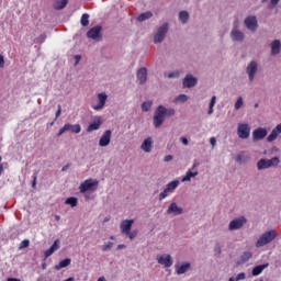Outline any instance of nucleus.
<instances>
[{"label": "nucleus", "mask_w": 281, "mask_h": 281, "mask_svg": "<svg viewBox=\"0 0 281 281\" xmlns=\"http://www.w3.org/2000/svg\"><path fill=\"white\" fill-rule=\"evenodd\" d=\"M177 188H179L178 180H173V181L169 182L166 186V188L164 189V191L159 194V201H164V199H166V196H168V193L173 192L175 190H177Z\"/></svg>", "instance_id": "obj_6"}, {"label": "nucleus", "mask_w": 281, "mask_h": 281, "mask_svg": "<svg viewBox=\"0 0 281 281\" xmlns=\"http://www.w3.org/2000/svg\"><path fill=\"white\" fill-rule=\"evenodd\" d=\"M3 173V165L0 164V176Z\"/></svg>", "instance_id": "obj_62"}, {"label": "nucleus", "mask_w": 281, "mask_h": 281, "mask_svg": "<svg viewBox=\"0 0 281 281\" xmlns=\"http://www.w3.org/2000/svg\"><path fill=\"white\" fill-rule=\"evenodd\" d=\"M97 281H106V278L100 277Z\"/></svg>", "instance_id": "obj_63"}, {"label": "nucleus", "mask_w": 281, "mask_h": 281, "mask_svg": "<svg viewBox=\"0 0 281 281\" xmlns=\"http://www.w3.org/2000/svg\"><path fill=\"white\" fill-rule=\"evenodd\" d=\"M246 71L250 82H254V78H256V74H258V61H250L246 68Z\"/></svg>", "instance_id": "obj_10"}, {"label": "nucleus", "mask_w": 281, "mask_h": 281, "mask_svg": "<svg viewBox=\"0 0 281 281\" xmlns=\"http://www.w3.org/2000/svg\"><path fill=\"white\" fill-rule=\"evenodd\" d=\"M137 80L139 81V85L146 83V80H148V70L146 68H140L137 71Z\"/></svg>", "instance_id": "obj_20"}, {"label": "nucleus", "mask_w": 281, "mask_h": 281, "mask_svg": "<svg viewBox=\"0 0 281 281\" xmlns=\"http://www.w3.org/2000/svg\"><path fill=\"white\" fill-rule=\"evenodd\" d=\"M61 113H63V106L58 105V109L55 113V120H58V117H60Z\"/></svg>", "instance_id": "obj_46"}, {"label": "nucleus", "mask_w": 281, "mask_h": 281, "mask_svg": "<svg viewBox=\"0 0 281 281\" xmlns=\"http://www.w3.org/2000/svg\"><path fill=\"white\" fill-rule=\"evenodd\" d=\"M98 183H99L98 180L87 179L86 181H83L80 184L79 190L82 194H83V192H89V191H92V190H97Z\"/></svg>", "instance_id": "obj_5"}, {"label": "nucleus", "mask_w": 281, "mask_h": 281, "mask_svg": "<svg viewBox=\"0 0 281 281\" xmlns=\"http://www.w3.org/2000/svg\"><path fill=\"white\" fill-rule=\"evenodd\" d=\"M113 247V241H109L108 244L103 245L102 251H109Z\"/></svg>", "instance_id": "obj_44"}, {"label": "nucleus", "mask_w": 281, "mask_h": 281, "mask_svg": "<svg viewBox=\"0 0 281 281\" xmlns=\"http://www.w3.org/2000/svg\"><path fill=\"white\" fill-rule=\"evenodd\" d=\"M65 204L76 207L78 205V198H74V196L67 198L65 201Z\"/></svg>", "instance_id": "obj_33"}, {"label": "nucleus", "mask_w": 281, "mask_h": 281, "mask_svg": "<svg viewBox=\"0 0 281 281\" xmlns=\"http://www.w3.org/2000/svg\"><path fill=\"white\" fill-rule=\"evenodd\" d=\"M116 249H117V251H120L121 249H126V245L120 244V245H117Z\"/></svg>", "instance_id": "obj_55"}, {"label": "nucleus", "mask_w": 281, "mask_h": 281, "mask_svg": "<svg viewBox=\"0 0 281 281\" xmlns=\"http://www.w3.org/2000/svg\"><path fill=\"white\" fill-rule=\"evenodd\" d=\"M137 229H134V231H128V233L125 234V236H128L130 240H133L135 238H137Z\"/></svg>", "instance_id": "obj_40"}, {"label": "nucleus", "mask_w": 281, "mask_h": 281, "mask_svg": "<svg viewBox=\"0 0 281 281\" xmlns=\"http://www.w3.org/2000/svg\"><path fill=\"white\" fill-rule=\"evenodd\" d=\"M36 179H38V173L33 175L32 188L36 189Z\"/></svg>", "instance_id": "obj_48"}, {"label": "nucleus", "mask_w": 281, "mask_h": 281, "mask_svg": "<svg viewBox=\"0 0 281 281\" xmlns=\"http://www.w3.org/2000/svg\"><path fill=\"white\" fill-rule=\"evenodd\" d=\"M153 106V101H145L142 104V111L148 112Z\"/></svg>", "instance_id": "obj_38"}, {"label": "nucleus", "mask_w": 281, "mask_h": 281, "mask_svg": "<svg viewBox=\"0 0 281 281\" xmlns=\"http://www.w3.org/2000/svg\"><path fill=\"white\" fill-rule=\"evenodd\" d=\"M271 55L272 56H278V54H280L281 52V43L279 40H274L271 45Z\"/></svg>", "instance_id": "obj_23"}, {"label": "nucleus", "mask_w": 281, "mask_h": 281, "mask_svg": "<svg viewBox=\"0 0 281 281\" xmlns=\"http://www.w3.org/2000/svg\"><path fill=\"white\" fill-rule=\"evenodd\" d=\"M69 265H71V259L66 258V259L59 261V263L55 266V270L60 271V269H65V268L69 267Z\"/></svg>", "instance_id": "obj_26"}, {"label": "nucleus", "mask_w": 281, "mask_h": 281, "mask_svg": "<svg viewBox=\"0 0 281 281\" xmlns=\"http://www.w3.org/2000/svg\"><path fill=\"white\" fill-rule=\"evenodd\" d=\"M64 281H76V279H74V277H70V278H68V279H66Z\"/></svg>", "instance_id": "obj_64"}, {"label": "nucleus", "mask_w": 281, "mask_h": 281, "mask_svg": "<svg viewBox=\"0 0 281 281\" xmlns=\"http://www.w3.org/2000/svg\"><path fill=\"white\" fill-rule=\"evenodd\" d=\"M67 3H69V0H55L53 8L54 10H65V8H67Z\"/></svg>", "instance_id": "obj_25"}, {"label": "nucleus", "mask_w": 281, "mask_h": 281, "mask_svg": "<svg viewBox=\"0 0 281 281\" xmlns=\"http://www.w3.org/2000/svg\"><path fill=\"white\" fill-rule=\"evenodd\" d=\"M134 223L135 220H123L120 224L121 234H123V236L128 234V232H131V229L133 228Z\"/></svg>", "instance_id": "obj_14"}, {"label": "nucleus", "mask_w": 281, "mask_h": 281, "mask_svg": "<svg viewBox=\"0 0 281 281\" xmlns=\"http://www.w3.org/2000/svg\"><path fill=\"white\" fill-rule=\"evenodd\" d=\"M69 166H70V165H65V166L61 168V171L65 172L66 170H69Z\"/></svg>", "instance_id": "obj_57"}, {"label": "nucleus", "mask_w": 281, "mask_h": 281, "mask_svg": "<svg viewBox=\"0 0 281 281\" xmlns=\"http://www.w3.org/2000/svg\"><path fill=\"white\" fill-rule=\"evenodd\" d=\"M273 130L280 135V133H281V123L278 124V125L276 126V128H273Z\"/></svg>", "instance_id": "obj_54"}, {"label": "nucleus", "mask_w": 281, "mask_h": 281, "mask_svg": "<svg viewBox=\"0 0 281 281\" xmlns=\"http://www.w3.org/2000/svg\"><path fill=\"white\" fill-rule=\"evenodd\" d=\"M166 34H168V23L162 24L157 33L154 36V43H161L164 38H166Z\"/></svg>", "instance_id": "obj_8"}, {"label": "nucleus", "mask_w": 281, "mask_h": 281, "mask_svg": "<svg viewBox=\"0 0 281 281\" xmlns=\"http://www.w3.org/2000/svg\"><path fill=\"white\" fill-rule=\"evenodd\" d=\"M156 260L158 265H161L165 269L170 268L173 263L172 256L170 255H157Z\"/></svg>", "instance_id": "obj_9"}, {"label": "nucleus", "mask_w": 281, "mask_h": 281, "mask_svg": "<svg viewBox=\"0 0 281 281\" xmlns=\"http://www.w3.org/2000/svg\"><path fill=\"white\" fill-rule=\"evenodd\" d=\"M245 25L250 32H256L258 30V20L256 16H248L245 19Z\"/></svg>", "instance_id": "obj_16"}, {"label": "nucleus", "mask_w": 281, "mask_h": 281, "mask_svg": "<svg viewBox=\"0 0 281 281\" xmlns=\"http://www.w3.org/2000/svg\"><path fill=\"white\" fill-rule=\"evenodd\" d=\"M102 116H95L93 122H91L87 127V133H93V131H100V126L103 124Z\"/></svg>", "instance_id": "obj_12"}, {"label": "nucleus", "mask_w": 281, "mask_h": 281, "mask_svg": "<svg viewBox=\"0 0 281 281\" xmlns=\"http://www.w3.org/2000/svg\"><path fill=\"white\" fill-rule=\"evenodd\" d=\"M181 142L184 146H188V138L181 137Z\"/></svg>", "instance_id": "obj_56"}, {"label": "nucleus", "mask_w": 281, "mask_h": 281, "mask_svg": "<svg viewBox=\"0 0 281 281\" xmlns=\"http://www.w3.org/2000/svg\"><path fill=\"white\" fill-rule=\"evenodd\" d=\"M280 3V0H270V4L268 5L269 9L276 8Z\"/></svg>", "instance_id": "obj_47"}, {"label": "nucleus", "mask_w": 281, "mask_h": 281, "mask_svg": "<svg viewBox=\"0 0 281 281\" xmlns=\"http://www.w3.org/2000/svg\"><path fill=\"white\" fill-rule=\"evenodd\" d=\"M278 135H280L278 132H276L274 130H272L271 134L268 136V142H276V139H278Z\"/></svg>", "instance_id": "obj_39"}, {"label": "nucleus", "mask_w": 281, "mask_h": 281, "mask_svg": "<svg viewBox=\"0 0 281 281\" xmlns=\"http://www.w3.org/2000/svg\"><path fill=\"white\" fill-rule=\"evenodd\" d=\"M173 102H188V97L186 94H179Z\"/></svg>", "instance_id": "obj_41"}, {"label": "nucleus", "mask_w": 281, "mask_h": 281, "mask_svg": "<svg viewBox=\"0 0 281 281\" xmlns=\"http://www.w3.org/2000/svg\"><path fill=\"white\" fill-rule=\"evenodd\" d=\"M82 131V127L80 126V124H65L59 132L57 133V137H60L63 134L65 133H75L76 135H78V133H80Z\"/></svg>", "instance_id": "obj_3"}, {"label": "nucleus", "mask_w": 281, "mask_h": 281, "mask_svg": "<svg viewBox=\"0 0 281 281\" xmlns=\"http://www.w3.org/2000/svg\"><path fill=\"white\" fill-rule=\"evenodd\" d=\"M215 104H216V95H213L209 105V115H212V113H214Z\"/></svg>", "instance_id": "obj_37"}, {"label": "nucleus", "mask_w": 281, "mask_h": 281, "mask_svg": "<svg viewBox=\"0 0 281 281\" xmlns=\"http://www.w3.org/2000/svg\"><path fill=\"white\" fill-rule=\"evenodd\" d=\"M251 258H254V254L251 251H244L240 256V262L241 263L249 262Z\"/></svg>", "instance_id": "obj_32"}, {"label": "nucleus", "mask_w": 281, "mask_h": 281, "mask_svg": "<svg viewBox=\"0 0 281 281\" xmlns=\"http://www.w3.org/2000/svg\"><path fill=\"white\" fill-rule=\"evenodd\" d=\"M245 278H246L245 272H240V273L237 274V277L235 278V281L245 280Z\"/></svg>", "instance_id": "obj_49"}, {"label": "nucleus", "mask_w": 281, "mask_h": 281, "mask_svg": "<svg viewBox=\"0 0 281 281\" xmlns=\"http://www.w3.org/2000/svg\"><path fill=\"white\" fill-rule=\"evenodd\" d=\"M80 23L83 27H87L89 25V13H83L81 15Z\"/></svg>", "instance_id": "obj_36"}, {"label": "nucleus", "mask_w": 281, "mask_h": 281, "mask_svg": "<svg viewBox=\"0 0 281 281\" xmlns=\"http://www.w3.org/2000/svg\"><path fill=\"white\" fill-rule=\"evenodd\" d=\"M269 167V161L268 159L261 158L258 162H257V169L258 170H267Z\"/></svg>", "instance_id": "obj_29"}, {"label": "nucleus", "mask_w": 281, "mask_h": 281, "mask_svg": "<svg viewBox=\"0 0 281 281\" xmlns=\"http://www.w3.org/2000/svg\"><path fill=\"white\" fill-rule=\"evenodd\" d=\"M179 19L181 23H188V20L190 19V14L188 13V11H181L179 13Z\"/></svg>", "instance_id": "obj_34"}, {"label": "nucleus", "mask_w": 281, "mask_h": 281, "mask_svg": "<svg viewBox=\"0 0 281 281\" xmlns=\"http://www.w3.org/2000/svg\"><path fill=\"white\" fill-rule=\"evenodd\" d=\"M111 135H113V132H111V130H106L102 134L101 138L99 139V146H101V148H104L111 144Z\"/></svg>", "instance_id": "obj_15"}, {"label": "nucleus", "mask_w": 281, "mask_h": 281, "mask_svg": "<svg viewBox=\"0 0 281 281\" xmlns=\"http://www.w3.org/2000/svg\"><path fill=\"white\" fill-rule=\"evenodd\" d=\"M87 36L88 38H92V41H102V26H93L88 31Z\"/></svg>", "instance_id": "obj_7"}, {"label": "nucleus", "mask_w": 281, "mask_h": 281, "mask_svg": "<svg viewBox=\"0 0 281 281\" xmlns=\"http://www.w3.org/2000/svg\"><path fill=\"white\" fill-rule=\"evenodd\" d=\"M267 267H269V263H263V265L256 266L252 269V276H255V277L260 276V273H262V270L267 269Z\"/></svg>", "instance_id": "obj_30"}, {"label": "nucleus", "mask_w": 281, "mask_h": 281, "mask_svg": "<svg viewBox=\"0 0 281 281\" xmlns=\"http://www.w3.org/2000/svg\"><path fill=\"white\" fill-rule=\"evenodd\" d=\"M278 237V234L274 229L268 231L263 233L259 239L256 243V247H265V245H269V243H273L276 238Z\"/></svg>", "instance_id": "obj_2"}, {"label": "nucleus", "mask_w": 281, "mask_h": 281, "mask_svg": "<svg viewBox=\"0 0 281 281\" xmlns=\"http://www.w3.org/2000/svg\"><path fill=\"white\" fill-rule=\"evenodd\" d=\"M215 251H217L218 254H221V246L217 245V246L215 247Z\"/></svg>", "instance_id": "obj_60"}, {"label": "nucleus", "mask_w": 281, "mask_h": 281, "mask_svg": "<svg viewBox=\"0 0 281 281\" xmlns=\"http://www.w3.org/2000/svg\"><path fill=\"white\" fill-rule=\"evenodd\" d=\"M58 249H60V239H56L49 249L44 251V257L46 259L49 258V256H52L55 251H58Z\"/></svg>", "instance_id": "obj_18"}, {"label": "nucleus", "mask_w": 281, "mask_h": 281, "mask_svg": "<svg viewBox=\"0 0 281 281\" xmlns=\"http://www.w3.org/2000/svg\"><path fill=\"white\" fill-rule=\"evenodd\" d=\"M27 247H30V239H24L20 243L19 249H25Z\"/></svg>", "instance_id": "obj_43"}, {"label": "nucleus", "mask_w": 281, "mask_h": 281, "mask_svg": "<svg viewBox=\"0 0 281 281\" xmlns=\"http://www.w3.org/2000/svg\"><path fill=\"white\" fill-rule=\"evenodd\" d=\"M148 19H153V12L150 11H146L144 13H140L137 18L136 21H138L139 23L144 22V21H148Z\"/></svg>", "instance_id": "obj_27"}, {"label": "nucleus", "mask_w": 281, "mask_h": 281, "mask_svg": "<svg viewBox=\"0 0 281 281\" xmlns=\"http://www.w3.org/2000/svg\"><path fill=\"white\" fill-rule=\"evenodd\" d=\"M176 111L172 108H166L164 105H159L154 113V126L155 128H159L164 122H166V117H172Z\"/></svg>", "instance_id": "obj_1"}, {"label": "nucleus", "mask_w": 281, "mask_h": 281, "mask_svg": "<svg viewBox=\"0 0 281 281\" xmlns=\"http://www.w3.org/2000/svg\"><path fill=\"white\" fill-rule=\"evenodd\" d=\"M231 37L234 40V41H238V42H243L245 41V34L236 29H234L232 32H231Z\"/></svg>", "instance_id": "obj_24"}, {"label": "nucleus", "mask_w": 281, "mask_h": 281, "mask_svg": "<svg viewBox=\"0 0 281 281\" xmlns=\"http://www.w3.org/2000/svg\"><path fill=\"white\" fill-rule=\"evenodd\" d=\"M251 127L247 123H239L237 127V135L239 139H249Z\"/></svg>", "instance_id": "obj_4"}, {"label": "nucleus", "mask_w": 281, "mask_h": 281, "mask_svg": "<svg viewBox=\"0 0 281 281\" xmlns=\"http://www.w3.org/2000/svg\"><path fill=\"white\" fill-rule=\"evenodd\" d=\"M199 171H192V169H189L186 173V176L182 178V182L191 181L193 177H198Z\"/></svg>", "instance_id": "obj_28"}, {"label": "nucleus", "mask_w": 281, "mask_h": 281, "mask_svg": "<svg viewBox=\"0 0 281 281\" xmlns=\"http://www.w3.org/2000/svg\"><path fill=\"white\" fill-rule=\"evenodd\" d=\"M98 104L92 105V109L94 111H102L104 109V105L106 104V100H109V95H106L104 92H100L98 95Z\"/></svg>", "instance_id": "obj_11"}, {"label": "nucleus", "mask_w": 281, "mask_h": 281, "mask_svg": "<svg viewBox=\"0 0 281 281\" xmlns=\"http://www.w3.org/2000/svg\"><path fill=\"white\" fill-rule=\"evenodd\" d=\"M244 102H243V97H238L236 103H235V111L240 110V108L243 106Z\"/></svg>", "instance_id": "obj_42"}, {"label": "nucleus", "mask_w": 281, "mask_h": 281, "mask_svg": "<svg viewBox=\"0 0 281 281\" xmlns=\"http://www.w3.org/2000/svg\"><path fill=\"white\" fill-rule=\"evenodd\" d=\"M168 78H179V72H178V71H176V72H170V74L168 75Z\"/></svg>", "instance_id": "obj_51"}, {"label": "nucleus", "mask_w": 281, "mask_h": 281, "mask_svg": "<svg viewBox=\"0 0 281 281\" xmlns=\"http://www.w3.org/2000/svg\"><path fill=\"white\" fill-rule=\"evenodd\" d=\"M5 67V59L3 58V55H0V69Z\"/></svg>", "instance_id": "obj_50"}, {"label": "nucleus", "mask_w": 281, "mask_h": 281, "mask_svg": "<svg viewBox=\"0 0 281 281\" xmlns=\"http://www.w3.org/2000/svg\"><path fill=\"white\" fill-rule=\"evenodd\" d=\"M144 153H150L153 150V137H147L140 145Z\"/></svg>", "instance_id": "obj_21"}, {"label": "nucleus", "mask_w": 281, "mask_h": 281, "mask_svg": "<svg viewBox=\"0 0 281 281\" xmlns=\"http://www.w3.org/2000/svg\"><path fill=\"white\" fill-rule=\"evenodd\" d=\"M109 221H111V217H110V216L105 217V218L103 220V223H109Z\"/></svg>", "instance_id": "obj_61"}, {"label": "nucleus", "mask_w": 281, "mask_h": 281, "mask_svg": "<svg viewBox=\"0 0 281 281\" xmlns=\"http://www.w3.org/2000/svg\"><path fill=\"white\" fill-rule=\"evenodd\" d=\"M164 161H166V162L172 161V155L165 156Z\"/></svg>", "instance_id": "obj_52"}, {"label": "nucleus", "mask_w": 281, "mask_h": 281, "mask_svg": "<svg viewBox=\"0 0 281 281\" xmlns=\"http://www.w3.org/2000/svg\"><path fill=\"white\" fill-rule=\"evenodd\" d=\"M245 223H247V218H245V216L233 220V221H231V223L228 225V229L231 232H234V229H240L243 227V225H245Z\"/></svg>", "instance_id": "obj_13"}, {"label": "nucleus", "mask_w": 281, "mask_h": 281, "mask_svg": "<svg viewBox=\"0 0 281 281\" xmlns=\"http://www.w3.org/2000/svg\"><path fill=\"white\" fill-rule=\"evenodd\" d=\"M188 269H190V263H183L182 266H176V271L178 273V276H183V273H186V271H188Z\"/></svg>", "instance_id": "obj_31"}, {"label": "nucleus", "mask_w": 281, "mask_h": 281, "mask_svg": "<svg viewBox=\"0 0 281 281\" xmlns=\"http://www.w3.org/2000/svg\"><path fill=\"white\" fill-rule=\"evenodd\" d=\"M196 86V78H194L192 75H187L183 80V87H187L188 89Z\"/></svg>", "instance_id": "obj_22"}, {"label": "nucleus", "mask_w": 281, "mask_h": 281, "mask_svg": "<svg viewBox=\"0 0 281 281\" xmlns=\"http://www.w3.org/2000/svg\"><path fill=\"white\" fill-rule=\"evenodd\" d=\"M80 58H81L80 55H76V56H75V59H76V63H77V64L80 63Z\"/></svg>", "instance_id": "obj_59"}, {"label": "nucleus", "mask_w": 281, "mask_h": 281, "mask_svg": "<svg viewBox=\"0 0 281 281\" xmlns=\"http://www.w3.org/2000/svg\"><path fill=\"white\" fill-rule=\"evenodd\" d=\"M7 281H21V279H16V278H8Z\"/></svg>", "instance_id": "obj_58"}, {"label": "nucleus", "mask_w": 281, "mask_h": 281, "mask_svg": "<svg viewBox=\"0 0 281 281\" xmlns=\"http://www.w3.org/2000/svg\"><path fill=\"white\" fill-rule=\"evenodd\" d=\"M210 144H211V146H216V138L215 137H211L210 138Z\"/></svg>", "instance_id": "obj_53"}, {"label": "nucleus", "mask_w": 281, "mask_h": 281, "mask_svg": "<svg viewBox=\"0 0 281 281\" xmlns=\"http://www.w3.org/2000/svg\"><path fill=\"white\" fill-rule=\"evenodd\" d=\"M267 137V130L262 127H258L252 132V140L260 142V139H265Z\"/></svg>", "instance_id": "obj_17"}, {"label": "nucleus", "mask_w": 281, "mask_h": 281, "mask_svg": "<svg viewBox=\"0 0 281 281\" xmlns=\"http://www.w3.org/2000/svg\"><path fill=\"white\" fill-rule=\"evenodd\" d=\"M280 165V158L279 157H273L271 159H268V166L269 168H273L276 166Z\"/></svg>", "instance_id": "obj_35"}, {"label": "nucleus", "mask_w": 281, "mask_h": 281, "mask_svg": "<svg viewBox=\"0 0 281 281\" xmlns=\"http://www.w3.org/2000/svg\"><path fill=\"white\" fill-rule=\"evenodd\" d=\"M167 214H175V216H179L183 214V209L179 207L176 202H172L167 210Z\"/></svg>", "instance_id": "obj_19"}, {"label": "nucleus", "mask_w": 281, "mask_h": 281, "mask_svg": "<svg viewBox=\"0 0 281 281\" xmlns=\"http://www.w3.org/2000/svg\"><path fill=\"white\" fill-rule=\"evenodd\" d=\"M45 38H47V35L42 34L35 40V43H45Z\"/></svg>", "instance_id": "obj_45"}]
</instances>
